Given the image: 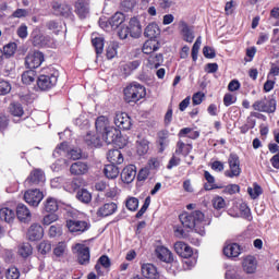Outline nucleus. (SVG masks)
<instances>
[{"label": "nucleus", "mask_w": 279, "mask_h": 279, "mask_svg": "<svg viewBox=\"0 0 279 279\" xmlns=\"http://www.w3.org/2000/svg\"><path fill=\"white\" fill-rule=\"evenodd\" d=\"M179 219L183 226L187 230H195L197 234L204 236L206 234V220H204V213L201 210H195L192 213H183L179 216Z\"/></svg>", "instance_id": "obj_1"}, {"label": "nucleus", "mask_w": 279, "mask_h": 279, "mask_svg": "<svg viewBox=\"0 0 279 279\" xmlns=\"http://www.w3.org/2000/svg\"><path fill=\"white\" fill-rule=\"evenodd\" d=\"M60 72L53 66L44 68L38 76L37 86L40 90H50L58 84Z\"/></svg>", "instance_id": "obj_2"}, {"label": "nucleus", "mask_w": 279, "mask_h": 279, "mask_svg": "<svg viewBox=\"0 0 279 279\" xmlns=\"http://www.w3.org/2000/svg\"><path fill=\"white\" fill-rule=\"evenodd\" d=\"M123 93L124 100L128 104H136V101H141V99L147 95L145 86L141 85L140 83H131L124 88Z\"/></svg>", "instance_id": "obj_3"}, {"label": "nucleus", "mask_w": 279, "mask_h": 279, "mask_svg": "<svg viewBox=\"0 0 279 279\" xmlns=\"http://www.w3.org/2000/svg\"><path fill=\"white\" fill-rule=\"evenodd\" d=\"M253 110L256 112H267L268 114H271L276 112V99L275 98H269L264 97L259 100H256L252 105Z\"/></svg>", "instance_id": "obj_4"}, {"label": "nucleus", "mask_w": 279, "mask_h": 279, "mask_svg": "<svg viewBox=\"0 0 279 279\" xmlns=\"http://www.w3.org/2000/svg\"><path fill=\"white\" fill-rule=\"evenodd\" d=\"M229 170L225 171L226 178H239L241 175V160L239 155L231 153L228 158Z\"/></svg>", "instance_id": "obj_5"}, {"label": "nucleus", "mask_w": 279, "mask_h": 279, "mask_svg": "<svg viewBox=\"0 0 279 279\" xmlns=\"http://www.w3.org/2000/svg\"><path fill=\"white\" fill-rule=\"evenodd\" d=\"M66 228L72 234H84L90 230V223L86 220L69 219L66 220Z\"/></svg>", "instance_id": "obj_6"}, {"label": "nucleus", "mask_w": 279, "mask_h": 279, "mask_svg": "<svg viewBox=\"0 0 279 279\" xmlns=\"http://www.w3.org/2000/svg\"><path fill=\"white\" fill-rule=\"evenodd\" d=\"M73 253L76 254L80 265H88L90 263V248L84 244H76L73 247Z\"/></svg>", "instance_id": "obj_7"}, {"label": "nucleus", "mask_w": 279, "mask_h": 279, "mask_svg": "<svg viewBox=\"0 0 279 279\" xmlns=\"http://www.w3.org/2000/svg\"><path fill=\"white\" fill-rule=\"evenodd\" d=\"M45 194L38 189L27 190L24 193V199L29 206H38L43 202Z\"/></svg>", "instance_id": "obj_8"}, {"label": "nucleus", "mask_w": 279, "mask_h": 279, "mask_svg": "<svg viewBox=\"0 0 279 279\" xmlns=\"http://www.w3.org/2000/svg\"><path fill=\"white\" fill-rule=\"evenodd\" d=\"M43 62H45V54L40 51L29 52L25 59V64L28 69H38Z\"/></svg>", "instance_id": "obj_9"}, {"label": "nucleus", "mask_w": 279, "mask_h": 279, "mask_svg": "<svg viewBox=\"0 0 279 279\" xmlns=\"http://www.w3.org/2000/svg\"><path fill=\"white\" fill-rule=\"evenodd\" d=\"M119 138H121V130H118L114 126L107 129V131L100 135V142L104 141L107 145L119 143Z\"/></svg>", "instance_id": "obj_10"}, {"label": "nucleus", "mask_w": 279, "mask_h": 279, "mask_svg": "<svg viewBox=\"0 0 279 279\" xmlns=\"http://www.w3.org/2000/svg\"><path fill=\"white\" fill-rule=\"evenodd\" d=\"M113 123L119 128V130L132 129V118H130L125 112H117L113 118Z\"/></svg>", "instance_id": "obj_11"}, {"label": "nucleus", "mask_w": 279, "mask_h": 279, "mask_svg": "<svg viewBox=\"0 0 279 279\" xmlns=\"http://www.w3.org/2000/svg\"><path fill=\"white\" fill-rule=\"evenodd\" d=\"M38 184H45V172L40 169H35L25 180V186H38Z\"/></svg>", "instance_id": "obj_12"}, {"label": "nucleus", "mask_w": 279, "mask_h": 279, "mask_svg": "<svg viewBox=\"0 0 279 279\" xmlns=\"http://www.w3.org/2000/svg\"><path fill=\"white\" fill-rule=\"evenodd\" d=\"M51 8L56 16H64L65 19H69V16L73 15V8L68 3L52 2Z\"/></svg>", "instance_id": "obj_13"}, {"label": "nucleus", "mask_w": 279, "mask_h": 279, "mask_svg": "<svg viewBox=\"0 0 279 279\" xmlns=\"http://www.w3.org/2000/svg\"><path fill=\"white\" fill-rule=\"evenodd\" d=\"M242 269L245 274H254L258 269V260L254 256L247 255L242 260Z\"/></svg>", "instance_id": "obj_14"}, {"label": "nucleus", "mask_w": 279, "mask_h": 279, "mask_svg": "<svg viewBox=\"0 0 279 279\" xmlns=\"http://www.w3.org/2000/svg\"><path fill=\"white\" fill-rule=\"evenodd\" d=\"M142 276L146 279H160V272L154 264H143L141 267Z\"/></svg>", "instance_id": "obj_15"}, {"label": "nucleus", "mask_w": 279, "mask_h": 279, "mask_svg": "<svg viewBox=\"0 0 279 279\" xmlns=\"http://www.w3.org/2000/svg\"><path fill=\"white\" fill-rule=\"evenodd\" d=\"M119 210V206L114 202L105 203L100 206L96 213L97 217H110V215H114Z\"/></svg>", "instance_id": "obj_16"}, {"label": "nucleus", "mask_w": 279, "mask_h": 279, "mask_svg": "<svg viewBox=\"0 0 279 279\" xmlns=\"http://www.w3.org/2000/svg\"><path fill=\"white\" fill-rule=\"evenodd\" d=\"M27 236L29 241H40L45 236V230L43 226L38 223H33L27 231Z\"/></svg>", "instance_id": "obj_17"}, {"label": "nucleus", "mask_w": 279, "mask_h": 279, "mask_svg": "<svg viewBox=\"0 0 279 279\" xmlns=\"http://www.w3.org/2000/svg\"><path fill=\"white\" fill-rule=\"evenodd\" d=\"M74 12L81 19H86V16L90 14V5L88 4V1L86 0L76 1L74 4Z\"/></svg>", "instance_id": "obj_18"}, {"label": "nucleus", "mask_w": 279, "mask_h": 279, "mask_svg": "<svg viewBox=\"0 0 279 279\" xmlns=\"http://www.w3.org/2000/svg\"><path fill=\"white\" fill-rule=\"evenodd\" d=\"M174 251L181 258H191L193 256V248L182 241L174 244Z\"/></svg>", "instance_id": "obj_19"}, {"label": "nucleus", "mask_w": 279, "mask_h": 279, "mask_svg": "<svg viewBox=\"0 0 279 279\" xmlns=\"http://www.w3.org/2000/svg\"><path fill=\"white\" fill-rule=\"evenodd\" d=\"M90 167L87 162L84 161H76L71 165L70 173L71 175H86L88 173Z\"/></svg>", "instance_id": "obj_20"}, {"label": "nucleus", "mask_w": 279, "mask_h": 279, "mask_svg": "<svg viewBox=\"0 0 279 279\" xmlns=\"http://www.w3.org/2000/svg\"><path fill=\"white\" fill-rule=\"evenodd\" d=\"M129 32L132 38H141L143 34V26H141V22L136 17H132L129 22Z\"/></svg>", "instance_id": "obj_21"}, {"label": "nucleus", "mask_w": 279, "mask_h": 279, "mask_svg": "<svg viewBox=\"0 0 279 279\" xmlns=\"http://www.w3.org/2000/svg\"><path fill=\"white\" fill-rule=\"evenodd\" d=\"M136 178V166L130 165L126 166L121 172V180L124 181L126 184H131L134 182Z\"/></svg>", "instance_id": "obj_22"}, {"label": "nucleus", "mask_w": 279, "mask_h": 279, "mask_svg": "<svg viewBox=\"0 0 279 279\" xmlns=\"http://www.w3.org/2000/svg\"><path fill=\"white\" fill-rule=\"evenodd\" d=\"M223 254L227 258H239L241 256V246L238 243L227 244L223 247Z\"/></svg>", "instance_id": "obj_23"}, {"label": "nucleus", "mask_w": 279, "mask_h": 279, "mask_svg": "<svg viewBox=\"0 0 279 279\" xmlns=\"http://www.w3.org/2000/svg\"><path fill=\"white\" fill-rule=\"evenodd\" d=\"M156 256L159 260H162V263H173V253L165 246H157Z\"/></svg>", "instance_id": "obj_24"}, {"label": "nucleus", "mask_w": 279, "mask_h": 279, "mask_svg": "<svg viewBox=\"0 0 279 279\" xmlns=\"http://www.w3.org/2000/svg\"><path fill=\"white\" fill-rule=\"evenodd\" d=\"M96 125V132L97 134L101 135L106 131L110 130L112 126H110V120L106 116H100L96 119L95 122Z\"/></svg>", "instance_id": "obj_25"}, {"label": "nucleus", "mask_w": 279, "mask_h": 279, "mask_svg": "<svg viewBox=\"0 0 279 279\" xmlns=\"http://www.w3.org/2000/svg\"><path fill=\"white\" fill-rule=\"evenodd\" d=\"M17 219L23 221L24 223L27 221H32V211L24 204H19L16 207Z\"/></svg>", "instance_id": "obj_26"}, {"label": "nucleus", "mask_w": 279, "mask_h": 279, "mask_svg": "<svg viewBox=\"0 0 279 279\" xmlns=\"http://www.w3.org/2000/svg\"><path fill=\"white\" fill-rule=\"evenodd\" d=\"M84 141L88 147H99L101 145V135L98 133L87 132L84 136Z\"/></svg>", "instance_id": "obj_27"}, {"label": "nucleus", "mask_w": 279, "mask_h": 279, "mask_svg": "<svg viewBox=\"0 0 279 279\" xmlns=\"http://www.w3.org/2000/svg\"><path fill=\"white\" fill-rule=\"evenodd\" d=\"M144 36L150 38V40H156L160 36V27L156 23H150L146 26Z\"/></svg>", "instance_id": "obj_28"}, {"label": "nucleus", "mask_w": 279, "mask_h": 279, "mask_svg": "<svg viewBox=\"0 0 279 279\" xmlns=\"http://www.w3.org/2000/svg\"><path fill=\"white\" fill-rule=\"evenodd\" d=\"M107 159L111 165H123V154L119 149H111L107 154Z\"/></svg>", "instance_id": "obj_29"}, {"label": "nucleus", "mask_w": 279, "mask_h": 279, "mask_svg": "<svg viewBox=\"0 0 279 279\" xmlns=\"http://www.w3.org/2000/svg\"><path fill=\"white\" fill-rule=\"evenodd\" d=\"M160 49V43L156 39H148L144 43L142 51L143 53L149 54Z\"/></svg>", "instance_id": "obj_30"}, {"label": "nucleus", "mask_w": 279, "mask_h": 279, "mask_svg": "<svg viewBox=\"0 0 279 279\" xmlns=\"http://www.w3.org/2000/svg\"><path fill=\"white\" fill-rule=\"evenodd\" d=\"M125 23V15L121 12H117L109 20V25L111 29H119Z\"/></svg>", "instance_id": "obj_31"}, {"label": "nucleus", "mask_w": 279, "mask_h": 279, "mask_svg": "<svg viewBox=\"0 0 279 279\" xmlns=\"http://www.w3.org/2000/svg\"><path fill=\"white\" fill-rule=\"evenodd\" d=\"M16 217L14 209L9 207H2L0 209V219L1 221H5L7 223H12Z\"/></svg>", "instance_id": "obj_32"}, {"label": "nucleus", "mask_w": 279, "mask_h": 279, "mask_svg": "<svg viewBox=\"0 0 279 279\" xmlns=\"http://www.w3.org/2000/svg\"><path fill=\"white\" fill-rule=\"evenodd\" d=\"M104 173L109 180H114L119 178V168L116 166V163L106 165L104 168Z\"/></svg>", "instance_id": "obj_33"}, {"label": "nucleus", "mask_w": 279, "mask_h": 279, "mask_svg": "<svg viewBox=\"0 0 279 279\" xmlns=\"http://www.w3.org/2000/svg\"><path fill=\"white\" fill-rule=\"evenodd\" d=\"M136 150L138 156H145L149 151V141L146 138H138L136 141Z\"/></svg>", "instance_id": "obj_34"}, {"label": "nucleus", "mask_w": 279, "mask_h": 279, "mask_svg": "<svg viewBox=\"0 0 279 279\" xmlns=\"http://www.w3.org/2000/svg\"><path fill=\"white\" fill-rule=\"evenodd\" d=\"M192 150L193 146L191 144H186L182 141H179L177 144L175 154H179L181 156H189Z\"/></svg>", "instance_id": "obj_35"}, {"label": "nucleus", "mask_w": 279, "mask_h": 279, "mask_svg": "<svg viewBox=\"0 0 279 279\" xmlns=\"http://www.w3.org/2000/svg\"><path fill=\"white\" fill-rule=\"evenodd\" d=\"M162 62H165L162 53H153L148 58V64L150 69H158Z\"/></svg>", "instance_id": "obj_36"}, {"label": "nucleus", "mask_w": 279, "mask_h": 279, "mask_svg": "<svg viewBox=\"0 0 279 279\" xmlns=\"http://www.w3.org/2000/svg\"><path fill=\"white\" fill-rule=\"evenodd\" d=\"M141 66V60L129 61L122 64V71L124 75H131L133 71H136Z\"/></svg>", "instance_id": "obj_37"}, {"label": "nucleus", "mask_w": 279, "mask_h": 279, "mask_svg": "<svg viewBox=\"0 0 279 279\" xmlns=\"http://www.w3.org/2000/svg\"><path fill=\"white\" fill-rule=\"evenodd\" d=\"M49 43V37L40 34V33H37L34 35L33 37V45L35 47H46V45H48Z\"/></svg>", "instance_id": "obj_38"}, {"label": "nucleus", "mask_w": 279, "mask_h": 279, "mask_svg": "<svg viewBox=\"0 0 279 279\" xmlns=\"http://www.w3.org/2000/svg\"><path fill=\"white\" fill-rule=\"evenodd\" d=\"M182 35L185 43H193V40H195V34L186 23L182 24Z\"/></svg>", "instance_id": "obj_39"}, {"label": "nucleus", "mask_w": 279, "mask_h": 279, "mask_svg": "<svg viewBox=\"0 0 279 279\" xmlns=\"http://www.w3.org/2000/svg\"><path fill=\"white\" fill-rule=\"evenodd\" d=\"M204 178L207 180V183L204 185L205 191H213L214 189H219L215 185V177L210 174L207 170L204 171Z\"/></svg>", "instance_id": "obj_40"}, {"label": "nucleus", "mask_w": 279, "mask_h": 279, "mask_svg": "<svg viewBox=\"0 0 279 279\" xmlns=\"http://www.w3.org/2000/svg\"><path fill=\"white\" fill-rule=\"evenodd\" d=\"M76 199L78 202H83V204H89V202L93 199V195H90V192L83 189L76 193Z\"/></svg>", "instance_id": "obj_41"}, {"label": "nucleus", "mask_w": 279, "mask_h": 279, "mask_svg": "<svg viewBox=\"0 0 279 279\" xmlns=\"http://www.w3.org/2000/svg\"><path fill=\"white\" fill-rule=\"evenodd\" d=\"M44 208L46 210V213H52L54 214L56 210H58V201L53 197H49L47 198Z\"/></svg>", "instance_id": "obj_42"}, {"label": "nucleus", "mask_w": 279, "mask_h": 279, "mask_svg": "<svg viewBox=\"0 0 279 279\" xmlns=\"http://www.w3.org/2000/svg\"><path fill=\"white\" fill-rule=\"evenodd\" d=\"M247 193L252 199H258V197L263 195V187H260V185L257 183H254L253 187L247 189Z\"/></svg>", "instance_id": "obj_43"}, {"label": "nucleus", "mask_w": 279, "mask_h": 279, "mask_svg": "<svg viewBox=\"0 0 279 279\" xmlns=\"http://www.w3.org/2000/svg\"><path fill=\"white\" fill-rule=\"evenodd\" d=\"M16 49H17L16 43H10L3 47L2 53L4 58H12V56L16 53Z\"/></svg>", "instance_id": "obj_44"}, {"label": "nucleus", "mask_w": 279, "mask_h": 279, "mask_svg": "<svg viewBox=\"0 0 279 279\" xmlns=\"http://www.w3.org/2000/svg\"><path fill=\"white\" fill-rule=\"evenodd\" d=\"M10 112L13 117H23V114H25V110H23V105L17 102L11 104Z\"/></svg>", "instance_id": "obj_45"}, {"label": "nucleus", "mask_w": 279, "mask_h": 279, "mask_svg": "<svg viewBox=\"0 0 279 279\" xmlns=\"http://www.w3.org/2000/svg\"><path fill=\"white\" fill-rule=\"evenodd\" d=\"M32 253H33L32 244L23 243V244L20 245L19 254L23 258H27V256H32Z\"/></svg>", "instance_id": "obj_46"}, {"label": "nucleus", "mask_w": 279, "mask_h": 279, "mask_svg": "<svg viewBox=\"0 0 279 279\" xmlns=\"http://www.w3.org/2000/svg\"><path fill=\"white\" fill-rule=\"evenodd\" d=\"M36 80V72L34 70H28L22 74L23 84H32Z\"/></svg>", "instance_id": "obj_47"}, {"label": "nucleus", "mask_w": 279, "mask_h": 279, "mask_svg": "<svg viewBox=\"0 0 279 279\" xmlns=\"http://www.w3.org/2000/svg\"><path fill=\"white\" fill-rule=\"evenodd\" d=\"M92 44L96 49L97 56L104 53V38L102 37L93 38Z\"/></svg>", "instance_id": "obj_48"}, {"label": "nucleus", "mask_w": 279, "mask_h": 279, "mask_svg": "<svg viewBox=\"0 0 279 279\" xmlns=\"http://www.w3.org/2000/svg\"><path fill=\"white\" fill-rule=\"evenodd\" d=\"M7 279H19L21 278V271L15 266H11L5 271Z\"/></svg>", "instance_id": "obj_49"}, {"label": "nucleus", "mask_w": 279, "mask_h": 279, "mask_svg": "<svg viewBox=\"0 0 279 279\" xmlns=\"http://www.w3.org/2000/svg\"><path fill=\"white\" fill-rule=\"evenodd\" d=\"M211 203H213V207L216 210H223V208H226V199H223V197L221 196H215L211 199Z\"/></svg>", "instance_id": "obj_50"}, {"label": "nucleus", "mask_w": 279, "mask_h": 279, "mask_svg": "<svg viewBox=\"0 0 279 279\" xmlns=\"http://www.w3.org/2000/svg\"><path fill=\"white\" fill-rule=\"evenodd\" d=\"M125 206H126L128 210H131L132 213H135V210H138V198L129 197L126 199Z\"/></svg>", "instance_id": "obj_51"}, {"label": "nucleus", "mask_w": 279, "mask_h": 279, "mask_svg": "<svg viewBox=\"0 0 279 279\" xmlns=\"http://www.w3.org/2000/svg\"><path fill=\"white\" fill-rule=\"evenodd\" d=\"M64 252H66V243L64 242H59L53 248V254L58 258L64 256Z\"/></svg>", "instance_id": "obj_52"}, {"label": "nucleus", "mask_w": 279, "mask_h": 279, "mask_svg": "<svg viewBox=\"0 0 279 279\" xmlns=\"http://www.w3.org/2000/svg\"><path fill=\"white\" fill-rule=\"evenodd\" d=\"M48 234L51 239H56V236H62V227L60 225H52L49 228Z\"/></svg>", "instance_id": "obj_53"}, {"label": "nucleus", "mask_w": 279, "mask_h": 279, "mask_svg": "<svg viewBox=\"0 0 279 279\" xmlns=\"http://www.w3.org/2000/svg\"><path fill=\"white\" fill-rule=\"evenodd\" d=\"M37 250L39 252V254H49V252H51V242L49 241H43L38 246Z\"/></svg>", "instance_id": "obj_54"}, {"label": "nucleus", "mask_w": 279, "mask_h": 279, "mask_svg": "<svg viewBox=\"0 0 279 279\" xmlns=\"http://www.w3.org/2000/svg\"><path fill=\"white\" fill-rule=\"evenodd\" d=\"M117 49H119V45L117 44H111L108 46L106 50V56L108 60H112V58L117 57Z\"/></svg>", "instance_id": "obj_55"}, {"label": "nucleus", "mask_w": 279, "mask_h": 279, "mask_svg": "<svg viewBox=\"0 0 279 279\" xmlns=\"http://www.w3.org/2000/svg\"><path fill=\"white\" fill-rule=\"evenodd\" d=\"M118 36L121 40H125L128 36H130V27L125 24H122V26L118 27Z\"/></svg>", "instance_id": "obj_56"}, {"label": "nucleus", "mask_w": 279, "mask_h": 279, "mask_svg": "<svg viewBox=\"0 0 279 279\" xmlns=\"http://www.w3.org/2000/svg\"><path fill=\"white\" fill-rule=\"evenodd\" d=\"M149 204H151V197L148 196L145 198V202L142 208L137 211L136 219H141V217H143L145 213H147V208H149Z\"/></svg>", "instance_id": "obj_57"}, {"label": "nucleus", "mask_w": 279, "mask_h": 279, "mask_svg": "<svg viewBox=\"0 0 279 279\" xmlns=\"http://www.w3.org/2000/svg\"><path fill=\"white\" fill-rule=\"evenodd\" d=\"M65 189L69 193H75V191L80 189V181L77 179H73L71 182L65 184Z\"/></svg>", "instance_id": "obj_58"}, {"label": "nucleus", "mask_w": 279, "mask_h": 279, "mask_svg": "<svg viewBox=\"0 0 279 279\" xmlns=\"http://www.w3.org/2000/svg\"><path fill=\"white\" fill-rule=\"evenodd\" d=\"M12 90V85L8 81H0V95H8Z\"/></svg>", "instance_id": "obj_59"}, {"label": "nucleus", "mask_w": 279, "mask_h": 279, "mask_svg": "<svg viewBox=\"0 0 279 279\" xmlns=\"http://www.w3.org/2000/svg\"><path fill=\"white\" fill-rule=\"evenodd\" d=\"M58 221V215L50 213L46 215L43 219L44 226H51V223Z\"/></svg>", "instance_id": "obj_60"}, {"label": "nucleus", "mask_w": 279, "mask_h": 279, "mask_svg": "<svg viewBox=\"0 0 279 279\" xmlns=\"http://www.w3.org/2000/svg\"><path fill=\"white\" fill-rule=\"evenodd\" d=\"M240 191H241V187L238 184H230L223 189V193H227L228 195H234Z\"/></svg>", "instance_id": "obj_61"}, {"label": "nucleus", "mask_w": 279, "mask_h": 279, "mask_svg": "<svg viewBox=\"0 0 279 279\" xmlns=\"http://www.w3.org/2000/svg\"><path fill=\"white\" fill-rule=\"evenodd\" d=\"M158 5L161 10H169L175 5V2L173 0H158Z\"/></svg>", "instance_id": "obj_62"}, {"label": "nucleus", "mask_w": 279, "mask_h": 279, "mask_svg": "<svg viewBox=\"0 0 279 279\" xmlns=\"http://www.w3.org/2000/svg\"><path fill=\"white\" fill-rule=\"evenodd\" d=\"M279 75V63H271L270 71L268 73V80H271V77H278Z\"/></svg>", "instance_id": "obj_63"}, {"label": "nucleus", "mask_w": 279, "mask_h": 279, "mask_svg": "<svg viewBox=\"0 0 279 279\" xmlns=\"http://www.w3.org/2000/svg\"><path fill=\"white\" fill-rule=\"evenodd\" d=\"M225 278L226 279H243V276L241 275V272L236 270H227Z\"/></svg>", "instance_id": "obj_64"}]
</instances>
